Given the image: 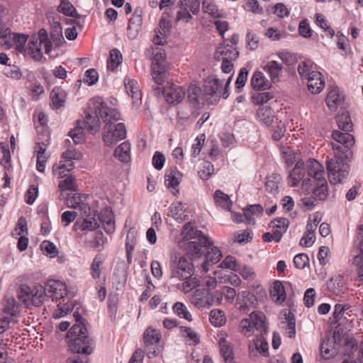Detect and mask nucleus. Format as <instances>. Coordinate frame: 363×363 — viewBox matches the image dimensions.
Returning <instances> with one entry per match:
<instances>
[{"instance_id": "obj_1", "label": "nucleus", "mask_w": 363, "mask_h": 363, "mask_svg": "<svg viewBox=\"0 0 363 363\" xmlns=\"http://www.w3.org/2000/svg\"><path fill=\"white\" fill-rule=\"evenodd\" d=\"M76 323L67 335L69 350L72 353L89 354L93 352L92 340L86 335L84 319L77 313H74Z\"/></svg>"}, {"instance_id": "obj_2", "label": "nucleus", "mask_w": 363, "mask_h": 363, "mask_svg": "<svg viewBox=\"0 0 363 363\" xmlns=\"http://www.w3.org/2000/svg\"><path fill=\"white\" fill-rule=\"evenodd\" d=\"M233 74L225 81V84L216 76H210L206 79V104L216 105L221 97L227 99L229 96L228 88Z\"/></svg>"}, {"instance_id": "obj_3", "label": "nucleus", "mask_w": 363, "mask_h": 363, "mask_svg": "<svg viewBox=\"0 0 363 363\" xmlns=\"http://www.w3.org/2000/svg\"><path fill=\"white\" fill-rule=\"evenodd\" d=\"M332 148L335 151V155L343 152L342 147L338 145L332 143ZM326 165L328 178L331 184L341 183L349 174L350 166L344 162L340 156L335 155V158L327 161Z\"/></svg>"}, {"instance_id": "obj_4", "label": "nucleus", "mask_w": 363, "mask_h": 363, "mask_svg": "<svg viewBox=\"0 0 363 363\" xmlns=\"http://www.w3.org/2000/svg\"><path fill=\"white\" fill-rule=\"evenodd\" d=\"M46 295L45 287L39 284H35L32 287L22 284L19 289L18 299L26 308L30 306H40L43 303Z\"/></svg>"}, {"instance_id": "obj_5", "label": "nucleus", "mask_w": 363, "mask_h": 363, "mask_svg": "<svg viewBox=\"0 0 363 363\" xmlns=\"http://www.w3.org/2000/svg\"><path fill=\"white\" fill-rule=\"evenodd\" d=\"M308 177L301 182V189L305 194H309L313 183L325 178L324 168L317 160H309L306 164Z\"/></svg>"}, {"instance_id": "obj_6", "label": "nucleus", "mask_w": 363, "mask_h": 363, "mask_svg": "<svg viewBox=\"0 0 363 363\" xmlns=\"http://www.w3.org/2000/svg\"><path fill=\"white\" fill-rule=\"evenodd\" d=\"M126 138V128L123 123L106 124L102 138L106 146L111 147Z\"/></svg>"}, {"instance_id": "obj_7", "label": "nucleus", "mask_w": 363, "mask_h": 363, "mask_svg": "<svg viewBox=\"0 0 363 363\" xmlns=\"http://www.w3.org/2000/svg\"><path fill=\"white\" fill-rule=\"evenodd\" d=\"M92 103L95 111L98 113L101 118L106 124H109L113 121H117L121 120V116L120 113L116 108L107 106L102 98L95 97L92 99Z\"/></svg>"}, {"instance_id": "obj_8", "label": "nucleus", "mask_w": 363, "mask_h": 363, "mask_svg": "<svg viewBox=\"0 0 363 363\" xmlns=\"http://www.w3.org/2000/svg\"><path fill=\"white\" fill-rule=\"evenodd\" d=\"M47 296L53 299H63L68 296L69 293H74V288L69 289L67 284L61 281L50 279L45 284Z\"/></svg>"}, {"instance_id": "obj_9", "label": "nucleus", "mask_w": 363, "mask_h": 363, "mask_svg": "<svg viewBox=\"0 0 363 363\" xmlns=\"http://www.w3.org/2000/svg\"><path fill=\"white\" fill-rule=\"evenodd\" d=\"M248 354L252 359H256L259 354L263 357L269 356V345L264 335H257L249 342Z\"/></svg>"}, {"instance_id": "obj_10", "label": "nucleus", "mask_w": 363, "mask_h": 363, "mask_svg": "<svg viewBox=\"0 0 363 363\" xmlns=\"http://www.w3.org/2000/svg\"><path fill=\"white\" fill-rule=\"evenodd\" d=\"M192 273V264L189 259L185 257H181L174 262L172 269V278L186 279Z\"/></svg>"}, {"instance_id": "obj_11", "label": "nucleus", "mask_w": 363, "mask_h": 363, "mask_svg": "<svg viewBox=\"0 0 363 363\" xmlns=\"http://www.w3.org/2000/svg\"><path fill=\"white\" fill-rule=\"evenodd\" d=\"M163 94L167 103L174 104L182 101L186 92L183 86L168 83L163 89Z\"/></svg>"}, {"instance_id": "obj_12", "label": "nucleus", "mask_w": 363, "mask_h": 363, "mask_svg": "<svg viewBox=\"0 0 363 363\" xmlns=\"http://www.w3.org/2000/svg\"><path fill=\"white\" fill-rule=\"evenodd\" d=\"M281 316L283 320L281 324L285 334L289 338H294L296 333L295 315L289 310L285 309L281 311Z\"/></svg>"}, {"instance_id": "obj_13", "label": "nucleus", "mask_w": 363, "mask_h": 363, "mask_svg": "<svg viewBox=\"0 0 363 363\" xmlns=\"http://www.w3.org/2000/svg\"><path fill=\"white\" fill-rule=\"evenodd\" d=\"M238 56L237 48L229 44L220 45L214 53V57L217 60H235Z\"/></svg>"}, {"instance_id": "obj_14", "label": "nucleus", "mask_w": 363, "mask_h": 363, "mask_svg": "<svg viewBox=\"0 0 363 363\" xmlns=\"http://www.w3.org/2000/svg\"><path fill=\"white\" fill-rule=\"evenodd\" d=\"M206 264H216L218 262L221 257L222 253L219 248L214 245L213 241L211 238L206 235Z\"/></svg>"}, {"instance_id": "obj_15", "label": "nucleus", "mask_w": 363, "mask_h": 363, "mask_svg": "<svg viewBox=\"0 0 363 363\" xmlns=\"http://www.w3.org/2000/svg\"><path fill=\"white\" fill-rule=\"evenodd\" d=\"M124 86L127 94L133 99V104L138 106L142 102V94L136 80L125 77Z\"/></svg>"}, {"instance_id": "obj_16", "label": "nucleus", "mask_w": 363, "mask_h": 363, "mask_svg": "<svg viewBox=\"0 0 363 363\" xmlns=\"http://www.w3.org/2000/svg\"><path fill=\"white\" fill-rule=\"evenodd\" d=\"M189 211L181 201L173 202L169 211V215L177 222L181 223L189 218Z\"/></svg>"}, {"instance_id": "obj_17", "label": "nucleus", "mask_w": 363, "mask_h": 363, "mask_svg": "<svg viewBox=\"0 0 363 363\" xmlns=\"http://www.w3.org/2000/svg\"><path fill=\"white\" fill-rule=\"evenodd\" d=\"M42 45L39 38L36 35H33L26 45V52H23V54L30 55L35 60L39 61L43 57Z\"/></svg>"}, {"instance_id": "obj_18", "label": "nucleus", "mask_w": 363, "mask_h": 363, "mask_svg": "<svg viewBox=\"0 0 363 363\" xmlns=\"http://www.w3.org/2000/svg\"><path fill=\"white\" fill-rule=\"evenodd\" d=\"M9 37L10 38L8 40L9 43H7L6 46L7 48L15 47V48L19 52L23 54V52H26V42L28 40V35L12 33L11 31Z\"/></svg>"}, {"instance_id": "obj_19", "label": "nucleus", "mask_w": 363, "mask_h": 363, "mask_svg": "<svg viewBox=\"0 0 363 363\" xmlns=\"http://www.w3.org/2000/svg\"><path fill=\"white\" fill-rule=\"evenodd\" d=\"M306 174L304 164L301 161H297L295 167L289 172V183L291 186H298L301 181H303Z\"/></svg>"}, {"instance_id": "obj_20", "label": "nucleus", "mask_w": 363, "mask_h": 363, "mask_svg": "<svg viewBox=\"0 0 363 363\" xmlns=\"http://www.w3.org/2000/svg\"><path fill=\"white\" fill-rule=\"evenodd\" d=\"M250 316L253 324V327L259 334L264 335L268 333V326L267 318L264 313L261 311H253L250 313Z\"/></svg>"}, {"instance_id": "obj_21", "label": "nucleus", "mask_w": 363, "mask_h": 363, "mask_svg": "<svg viewBox=\"0 0 363 363\" xmlns=\"http://www.w3.org/2000/svg\"><path fill=\"white\" fill-rule=\"evenodd\" d=\"M188 98L191 104L201 108L203 105V96L201 88L196 83H191L188 89Z\"/></svg>"}, {"instance_id": "obj_22", "label": "nucleus", "mask_w": 363, "mask_h": 363, "mask_svg": "<svg viewBox=\"0 0 363 363\" xmlns=\"http://www.w3.org/2000/svg\"><path fill=\"white\" fill-rule=\"evenodd\" d=\"M74 168V163L60 160L53 164L52 174L57 179H62L69 176L68 174Z\"/></svg>"}, {"instance_id": "obj_23", "label": "nucleus", "mask_w": 363, "mask_h": 363, "mask_svg": "<svg viewBox=\"0 0 363 363\" xmlns=\"http://www.w3.org/2000/svg\"><path fill=\"white\" fill-rule=\"evenodd\" d=\"M99 220L101 223L104 230L111 234L115 231V221L113 218V213L109 208H104L101 211Z\"/></svg>"}, {"instance_id": "obj_24", "label": "nucleus", "mask_w": 363, "mask_h": 363, "mask_svg": "<svg viewBox=\"0 0 363 363\" xmlns=\"http://www.w3.org/2000/svg\"><path fill=\"white\" fill-rule=\"evenodd\" d=\"M87 196L79 194H70L66 199V205L68 208H79L85 211L87 206Z\"/></svg>"}, {"instance_id": "obj_25", "label": "nucleus", "mask_w": 363, "mask_h": 363, "mask_svg": "<svg viewBox=\"0 0 363 363\" xmlns=\"http://www.w3.org/2000/svg\"><path fill=\"white\" fill-rule=\"evenodd\" d=\"M50 98L52 108L53 109H58L65 105L67 94L62 88L55 86L51 91Z\"/></svg>"}, {"instance_id": "obj_26", "label": "nucleus", "mask_w": 363, "mask_h": 363, "mask_svg": "<svg viewBox=\"0 0 363 363\" xmlns=\"http://www.w3.org/2000/svg\"><path fill=\"white\" fill-rule=\"evenodd\" d=\"M308 79V88L312 94L320 93L325 86V82L322 79V74L320 72H313Z\"/></svg>"}, {"instance_id": "obj_27", "label": "nucleus", "mask_w": 363, "mask_h": 363, "mask_svg": "<svg viewBox=\"0 0 363 363\" xmlns=\"http://www.w3.org/2000/svg\"><path fill=\"white\" fill-rule=\"evenodd\" d=\"M251 85L256 90H266L270 89L272 82L266 78L262 72L257 71L251 79Z\"/></svg>"}, {"instance_id": "obj_28", "label": "nucleus", "mask_w": 363, "mask_h": 363, "mask_svg": "<svg viewBox=\"0 0 363 363\" xmlns=\"http://www.w3.org/2000/svg\"><path fill=\"white\" fill-rule=\"evenodd\" d=\"M283 69L281 63L275 60L268 62L264 67V71L269 76L271 82L279 81V75Z\"/></svg>"}, {"instance_id": "obj_29", "label": "nucleus", "mask_w": 363, "mask_h": 363, "mask_svg": "<svg viewBox=\"0 0 363 363\" xmlns=\"http://www.w3.org/2000/svg\"><path fill=\"white\" fill-rule=\"evenodd\" d=\"M254 296L247 291L240 293L237 298V307L238 310L244 313L248 312L250 307L253 303Z\"/></svg>"}, {"instance_id": "obj_30", "label": "nucleus", "mask_w": 363, "mask_h": 363, "mask_svg": "<svg viewBox=\"0 0 363 363\" xmlns=\"http://www.w3.org/2000/svg\"><path fill=\"white\" fill-rule=\"evenodd\" d=\"M137 230L134 228H130L127 234L125 242V251L127 261L128 264L132 262V254L134 251L135 246L137 243Z\"/></svg>"}, {"instance_id": "obj_31", "label": "nucleus", "mask_w": 363, "mask_h": 363, "mask_svg": "<svg viewBox=\"0 0 363 363\" xmlns=\"http://www.w3.org/2000/svg\"><path fill=\"white\" fill-rule=\"evenodd\" d=\"M178 246L187 252L191 255L197 257L201 255V247L202 245L196 241H185L179 240L177 242Z\"/></svg>"}, {"instance_id": "obj_32", "label": "nucleus", "mask_w": 363, "mask_h": 363, "mask_svg": "<svg viewBox=\"0 0 363 363\" xmlns=\"http://www.w3.org/2000/svg\"><path fill=\"white\" fill-rule=\"evenodd\" d=\"M114 156L121 162L128 163L130 161V143L125 141L121 143L114 151Z\"/></svg>"}, {"instance_id": "obj_33", "label": "nucleus", "mask_w": 363, "mask_h": 363, "mask_svg": "<svg viewBox=\"0 0 363 363\" xmlns=\"http://www.w3.org/2000/svg\"><path fill=\"white\" fill-rule=\"evenodd\" d=\"M270 296L274 302L277 304H281L286 300V292L282 283L279 281H276L271 290Z\"/></svg>"}, {"instance_id": "obj_34", "label": "nucleus", "mask_w": 363, "mask_h": 363, "mask_svg": "<svg viewBox=\"0 0 363 363\" xmlns=\"http://www.w3.org/2000/svg\"><path fill=\"white\" fill-rule=\"evenodd\" d=\"M183 175L177 169H170L165 174V185L167 188L175 189L182 182Z\"/></svg>"}, {"instance_id": "obj_35", "label": "nucleus", "mask_w": 363, "mask_h": 363, "mask_svg": "<svg viewBox=\"0 0 363 363\" xmlns=\"http://www.w3.org/2000/svg\"><path fill=\"white\" fill-rule=\"evenodd\" d=\"M202 235V232L198 230L195 226V224L189 222L185 224L182 228L181 236V240L188 241L194 238H200Z\"/></svg>"}, {"instance_id": "obj_36", "label": "nucleus", "mask_w": 363, "mask_h": 363, "mask_svg": "<svg viewBox=\"0 0 363 363\" xmlns=\"http://www.w3.org/2000/svg\"><path fill=\"white\" fill-rule=\"evenodd\" d=\"M312 186H314L313 195L315 199L322 201L326 199L328 196V184L325 178L313 183Z\"/></svg>"}, {"instance_id": "obj_37", "label": "nucleus", "mask_w": 363, "mask_h": 363, "mask_svg": "<svg viewBox=\"0 0 363 363\" xmlns=\"http://www.w3.org/2000/svg\"><path fill=\"white\" fill-rule=\"evenodd\" d=\"M332 138L348 149L351 148L354 144L353 135L348 133H341L338 130H335L332 133Z\"/></svg>"}, {"instance_id": "obj_38", "label": "nucleus", "mask_w": 363, "mask_h": 363, "mask_svg": "<svg viewBox=\"0 0 363 363\" xmlns=\"http://www.w3.org/2000/svg\"><path fill=\"white\" fill-rule=\"evenodd\" d=\"M180 334L186 339L189 345H196L200 342V336L190 327L181 326Z\"/></svg>"}, {"instance_id": "obj_39", "label": "nucleus", "mask_w": 363, "mask_h": 363, "mask_svg": "<svg viewBox=\"0 0 363 363\" xmlns=\"http://www.w3.org/2000/svg\"><path fill=\"white\" fill-rule=\"evenodd\" d=\"M160 339V331L152 327L147 328L143 335L144 342L147 347L158 343Z\"/></svg>"}, {"instance_id": "obj_40", "label": "nucleus", "mask_w": 363, "mask_h": 363, "mask_svg": "<svg viewBox=\"0 0 363 363\" xmlns=\"http://www.w3.org/2000/svg\"><path fill=\"white\" fill-rule=\"evenodd\" d=\"M257 119L266 125H270L274 121V113L271 108L263 106L257 110Z\"/></svg>"}, {"instance_id": "obj_41", "label": "nucleus", "mask_w": 363, "mask_h": 363, "mask_svg": "<svg viewBox=\"0 0 363 363\" xmlns=\"http://www.w3.org/2000/svg\"><path fill=\"white\" fill-rule=\"evenodd\" d=\"M336 121L340 129L345 132H349L352 128V123L349 115L347 111L339 112L336 116Z\"/></svg>"}, {"instance_id": "obj_42", "label": "nucleus", "mask_w": 363, "mask_h": 363, "mask_svg": "<svg viewBox=\"0 0 363 363\" xmlns=\"http://www.w3.org/2000/svg\"><path fill=\"white\" fill-rule=\"evenodd\" d=\"M4 312L10 315L13 320H16V315L18 313V306L13 296H6Z\"/></svg>"}, {"instance_id": "obj_43", "label": "nucleus", "mask_w": 363, "mask_h": 363, "mask_svg": "<svg viewBox=\"0 0 363 363\" xmlns=\"http://www.w3.org/2000/svg\"><path fill=\"white\" fill-rule=\"evenodd\" d=\"M215 203L226 211H231L232 202L228 195L224 194L220 190H217L214 194Z\"/></svg>"}, {"instance_id": "obj_44", "label": "nucleus", "mask_w": 363, "mask_h": 363, "mask_svg": "<svg viewBox=\"0 0 363 363\" xmlns=\"http://www.w3.org/2000/svg\"><path fill=\"white\" fill-rule=\"evenodd\" d=\"M219 346L221 356L226 363L233 362V350L224 337L219 338Z\"/></svg>"}, {"instance_id": "obj_45", "label": "nucleus", "mask_w": 363, "mask_h": 363, "mask_svg": "<svg viewBox=\"0 0 363 363\" xmlns=\"http://www.w3.org/2000/svg\"><path fill=\"white\" fill-rule=\"evenodd\" d=\"M231 213L232 220L237 223H246L247 224H255V218L249 213L248 211H245L243 209V213L240 212H236L231 208V211H229Z\"/></svg>"}, {"instance_id": "obj_46", "label": "nucleus", "mask_w": 363, "mask_h": 363, "mask_svg": "<svg viewBox=\"0 0 363 363\" xmlns=\"http://www.w3.org/2000/svg\"><path fill=\"white\" fill-rule=\"evenodd\" d=\"M342 97L337 89H332L326 98V104L330 110H335L340 104Z\"/></svg>"}, {"instance_id": "obj_47", "label": "nucleus", "mask_w": 363, "mask_h": 363, "mask_svg": "<svg viewBox=\"0 0 363 363\" xmlns=\"http://www.w3.org/2000/svg\"><path fill=\"white\" fill-rule=\"evenodd\" d=\"M104 261V257L102 255L98 254L94 258L90 267L91 276L93 279H96L101 277V266Z\"/></svg>"}, {"instance_id": "obj_48", "label": "nucleus", "mask_w": 363, "mask_h": 363, "mask_svg": "<svg viewBox=\"0 0 363 363\" xmlns=\"http://www.w3.org/2000/svg\"><path fill=\"white\" fill-rule=\"evenodd\" d=\"M151 74L153 80L157 84H162L164 82L166 76V69L164 65H152Z\"/></svg>"}, {"instance_id": "obj_49", "label": "nucleus", "mask_w": 363, "mask_h": 363, "mask_svg": "<svg viewBox=\"0 0 363 363\" xmlns=\"http://www.w3.org/2000/svg\"><path fill=\"white\" fill-rule=\"evenodd\" d=\"M122 55L117 49H113L110 52L109 60L107 62V68L108 70L114 71L118 66L122 62Z\"/></svg>"}, {"instance_id": "obj_50", "label": "nucleus", "mask_w": 363, "mask_h": 363, "mask_svg": "<svg viewBox=\"0 0 363 363\" xmlns=\"http://www.w3.org/2000/svg\"><path fill=\"white\" fill-rule=\"evenodd\" d=\"M281 180V177L279 174H272L268 176L265 182L266 190L272 194L276 193L278 190Z\"/></svg>"}, {"instance_id": "obj_51", "label": "nucleus", "mask_w": 363, "mask_h": 363, "mask_svg": "<svg viewBox=\"0 0 363 363\" xmlns=\"http://www.w3.org/2000/svg\"><path fill=\"white\" fill-rule=\"evenodd\" d=\"M209 321L215 327H220L225 323L224 312L220 309H213L210 312Z\"/></svg>"}, {"instance_id": "obj_52", "label": "nucleus", "mask_w": 363, "mask_h": 363, "mask_svg": "<svg viewBox=\"0 0 363 363\" xmlns=\"http://www.w3.org/2000/svg\"><path fill=\"white\" fill-rule=\"evenodd\" d=\"M252 325L251 318L249 315V318H245L240 320L239 332L245 337H249L252 335L255 331V328Z\"/></svg>"}, {"instance_id": "obj_53", "label": "nucleus", "mask_w": 363, "mask_h": 363, "mask_svg": "<svg viewBox=\"0 0 363 363\" xmlns=\"http://www.w3.org/2000/svg\"><path fill=\"white\" fill-rule=\"evenodd\" d=\"M172 310L175 315L181 318H184L188 321H191V315L188 311L186 306L182 302H176L173 306Z\"/></svg>"}, {"instance_id": "obj_54", "label": "nucleus", "mask_w": 363, "mask_h": 363, "mask_svg": "<svg viewBox=\"0 0 363 363\" xmlns=\"http://www.w3.org/2000/svg\"><path fill=\"white\" fill-rule=\"evenodd\" d=\"M313 62L311 61H303L301 62L297 68L298 73L302 79H308L311 77L312 72H315L313 70Z\"/></svg>"}, {"instance_id": "obj_55", "label": "nucleus", "mask_w": 363, "mask_h": 363, "mask_svg": "<svg viewBox=\"0 0 363 363\" xmlns=\"http://www.w3.org/2000/svg\"><path fill=\"white\" fill-rule=\"evenodd\" d=\"M57 11L68 16L75 17L77 15L76 9L69 0H60Z\"/></svg>"}, {"instance_id": "obj_56", "label": "nucleus", "mask_w": 363, "mask_h": 363, "mask_svg": "<svg viewBox=\"0 0 363 363\" xmlns=\"http://www.w3.org/2000/svg\"><path fill=\"white\" fill-rule=\"evenodd\" d=\"M4 74L13 80H19L22 77L21 69L15 65H8L3 69Z\"/></svg>"}, {"instance_id": "obj_57", "label": "nucleus", "mask_w": 363, "mask_h": 363, "mask_svg": "<svg viewBox=\"0 0 363 363\" xmlns=\"http://www.w3.org/2000/svg\"><path fill=\"white\" fill-rule=\"evenodd\" d=\"M96 113H98L96 112L93 114H87L86 116L85 122H81L82 125L86 123L88 130L91 132H96L99 129V119Z\"/></svg>"}, {"instance_id": "obj_58", "label": "nucleus", "mask_w": 363, "mask_h": 363, "mask_svg": "<svg viewBox=\"0 0 363 363\" xmlns=\"http://www.w3.org/2000/svg\"><path fill=\"white\" fill-rule=\"evenodd\" d=\"M40 248L43 254L50 258L55 257L58 255L56 245L49 240H44L40 245Z\"/></svg>"}, {"instance_id": "obj_59", "label": "nucleus", "mask_w": 363, "mask_h": 363, "mask_svg": "<svg viewBox=\"0 0 363 363\" xmlns=\"http://www.w3.org/2000/svg\"><path fill=\"white\" fill-rule=\"evenodd\" d=\"M81 124V122H78L77 125L69 132V135L75 145L80 144L83 141L84 133L83 126Z\"/></svg>"}, {"instance_id": "obj_60", "label": "nucleus", "mask_w": 363, "mask_h": 363, "mask_svg": "<svg viewBox=\"0 0 363 363\" xmlns=\"http://www.w3.org/2000/svg\"><path fill=\"white\" fill-rule=\"evenodd\" d=\"M152 65H164V62L166 59V52L164 49L161 48H152Z\"/></svg>"}, {"instance_id": "obj_61", "label": "nucleus", "mask_w": 363, "mask_h": 363, "mask_svg": "<svg viewBox=\"0 0 363 363\" xmlns=\"http://www.w3.org/2000/svg\"><path fill=\"white\" fill-rule=\"evenodd\" d=\"M353 264L358 268L357 281L359 282V285L363 284V249L354 257Z\"/></svg>"}, {"instance_id": "obj_62", "label": "nucleus", "mask_w": 363, "mask_h": 363, "mask_svg": "<svg viewBox=\"0 0 363 363\" xmlns=\"http://www.w3.org/2000/svg\"><path fill=\"white\" fill-rule=\"evenodd\" d=\"M204 145V133L200 134L194 140V143L192 144L191 150V157L192 158L197 157Z\"/></svg>"}, {"instance_id": "obj_63", "label": "nucleus", "mask_w": 363, "mask_h": 363, "mask_svg": "<svg viewBox=\"0 0 363 363\" xmlns=\"http://www.w3.org/2000/svg\"><path fill=\"white\" fill-rule=\"evenodd\" d=\"M252 233L250 230H245L236 232L233 235V240L240 244L247 243L252 240Z\"/></svg>"}, {"instance_id": "obj_64", "label": "nucleus", "mask_w": 363, "mask_h": 363, "mask_svg": "<svg viewBox=\"0 0 363 363\" xmlns=\"http://www.w3.org/2000/svg\"><path fill=\"white\" fill-rule=\"evenodd\" d=\"M58 187L61 191H72L77 188L76 179L72 176L69 175L60 182Z\"/></svg>"}]
</instances>
